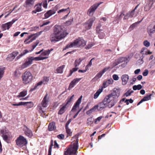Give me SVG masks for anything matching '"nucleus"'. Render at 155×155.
<instances>
[{"mask_svg": "<svg viewBox=\"0 0 155 155\" xmlns=\"http://www.w3.org/2000/svg\"><path fill=\"white\" fill-rule=\"evenodd\" d=\"M62 26L55 25L54 27L53 33L51 34L50 40L52 42H55L64 38L68 33L63 30Z\"/></svg>", "mask_w": 155, "mask_h": 155, "instance_id": "f257e3e1", "label": "nucleus"}, {"mask_svg": "<svg viewBox=\"0 0 155 155\" xmlns=\"http://www.w3.org/2000/svg\"><path fill=\"white\" fill-rule=\"evenodd\" d=\"M78 135L77 134L73 137V138L76 139L75 142L74 143L72 146L69 147L66 151H65L64 155H76V153L78 147Z\"/></svg>", "mask_w": 155, "mask_h": 155, "instance_id": "f03ea898", "label": "nucleus"}, {"mask_svg": "<svg viewBox=\"0 0 155 155\" xmlns=\"http://www.w3.org/2000/svg\"><path fill=\"white\" fill-rule=\"evenodd\" d=\"M85 45L86 42L84 39L81 38H79L74 40L73 42L68 44L63 50H66L69 48L84 47Z\"/></svg>", "mask_w": 155, "mask_h": 155, "instance_id": "7ed1b4c3", "label": "nucleus"}, {"mask_svg": "<svg viewBox=\"0 0 155 155\" xmlns=\"http://www.w3.org/2000/svg\"><path fill=\"white\" fill-rule=\"evenodd\" d=\"M48 94H47L44 97L41 104L38 106V109L41 114L44 113L45 111L44 108L47 107L48 102L49 98L48 97Z\"/></svg>", "mask_w": 155, "mask_h": 155, "instance_id": "20e7f679", "label": "nucleus"}, {"mask_svg": "<svg viewBox=\"0 0 155 155\" xmlns=\"http://www.w3.org/2000/svg\"><path fill=\"white\" fill-rule=\"evenodd\" d=\"M74 95H73L70 97H68L66 101V103L63 104L62 106L61 107L59 111L58 112V114L60 115L63 114L66 110L67 109L70 105L71 101H72Z\"/></svg>", "mask_w": 155, "mask_h": 155, "instance_id": "39448f33", "label": "nucleus"}, {"mask_svg": "<svg viewBox=\"0 0 155 155\" xmlns=\"http://www.w3.org/2000/svg\"><path fill=\"white\" fill-rule=\"evenodd\" d=\"M22 78L23 83L27 84L31 81L33 76L30 71H26L23 74Z\"/></svg>", "mask_w": 155, "mask_h": 155, "instance_id": "423d86ee", "label": "nucleus"}, {"mask_svg": "<svg viewBox=\"0 0 155 155\" xmlns=\"http://www.w3.org/2000/svg\"><path fill=\"white\" fill-rule=\"evenodd\" d=\"M16 145L19 147H21L28 143L26 139L23 136L20 135L15 140Z\"/></svg>", "mask_w": 155, "mask_h": 155, "instance_id": "0eeeda50", "label": "nucleus"}, {"mask_svg": "<svg viewBox=\"0 0 155 155\" xmlns=\"http://www.w3.org/2000/svg\"><path fill=\"white\" fill-rule=\"evenodd\" d=\"M42 32L43 31H41L36 33L32 34L29 36L28 38L25 40L24 42L26 44L30 43L35 40L38 36L40 35Z\"/></svg>", "mask_w": 155, "mask_h": 155, "instance_id": "6e6552de", "label": "nucleus"}, {"mask_svg": "<svg viewBox=\"0 0 155 155\" xmlns=\"http://www.w3.org/2000/svg\"><path fill=\"white\" fill-rule=\"evenodd\" d=\"M49 80V77H43V81H41L37 84H36L34 87L33 88H32L31 89L30 91H32L34 90H36L38 87L39 86L41 85L43 83L44 84H47V83L48 82Z\"/></svg>", "mask_w": 155, "mask_h": 155, "instance_id": "1a4fd4ad", "label": "nucleus"}, {"mask_svg": "<svg viewBox=\"0 0 155 155\" xmlns=\"http://www.w3.org/2000/svg\"><path fill=\"white\" fill-rule=\"evenodd\" d=\"M140 53L142 54V58L141 59H139L138 61H140L141 62V64H142L143 61V55H147L148 54H152V52H151L149 50H148L145 47H143L142 48L140 51Z\"/></svg>", "mask_w": 155, "mask_h": 155, "instance_id": "9d476101", "label": "nucleus"}, {"mask_svg": "<svg viewBox=\"0 0 155 155\" xmlns=\"http://www.w3.org/2000/svg\"><path fill=\"white\" fill-rule=\"evenodd\" d=\"M1 133L2 134L3 139L5 141L8 142V138L10 137V133L5 129L1 130Z\"/></svg>", "mask_w": 155, "mask_h": 155, "instance_id": "9b49d317", "label": "nucleus"}, {"mask_svg": "<svg viewBox=\"0 0 155 155\" xmlns=\"http://www.w3.org/2000/svg\"><path fill=\"white\" fill-rule=\"evenodd\" d=\"M17 20V19H14L10 22H7L6 23L3 24L2 25V28L3 31H5L6 29H9V28L12 26V25Z\"/></svg>", "mask_w": 155, "mask_h": 155, "instance_id": "f8f14e48", "label": "nucleus"}, {"mask_svg": "<svg viewBox=\"0 0 155 155\" xmlns=\"http://www.w3.org/2000/svg\"><path fill=\"white\" fill-rule=\"evenodd\" d=\"M58 6H59L57 5L54 7V9L50 10L47 11L44 15L45 18H48L52 15L56 13Z\"/></svg>", "mask_w": 155, "mask_h": 155, "instance_id": "ddd939ff", "label": "nucleus"}, {"mask_svg": "<svg viewBox=\"0 0 155 155\" xmlns=\"http://www.w3.org/2000/svg\"><path fill=\"white\" fill-rule=\"evenodd\" d=\"M97 8V4H95L91 6V7L89 9L87 12V15L89 16H92L93 15Z\"/></svg>", "mask_w": 155, "mask_h": 155, "instance_id": "4468645a", "label": "nucleus"}, {"mask_svg": "<svg viewBox=\"0 0 155 155\" xmlns=\"http://www.w3.org/2000/svg\"><path fill=\"white\" fill-rule=\"evenodd\" d=\"M23 130L26 135L29 137L31 138L33 136V133L32 131L27 126H25L23 128Z\"/></svg>", "mask_w": 155, "mask_h": 155, "instance_id": "2eb2a0df", "label": "nucleus"}, {"mask_svg": "<svg viewBox=\"0 0 155 155\" xmlns=\"http://www.w3.org/2000/svg\"><path fill=\"white\" fill-rule=\"evenodd\" d=\"M33 61L31 57L28 58L26 61L22 65L21 67L22 68H25L31 64Z\"/></svg>", "mask_w": 155, "mask_h": 155, "instance_id": "dca6fc26", "label": "nucleus"}, {"mask_svg": "<svg viewBox=\"0 0 155 155\" xmlns=\"http://www.w3.org/2000/svg\"><path fill=\"white\" fill-rule=\"evenodd\" d=\"M18 53L17 51H14L10 54L8 55L7 57L6 58V60L9 61H12Z\"/></svg>", "mask_w": 155, "mask_h": 155, "instance_id": "f3484780", "label": "nucleus"}, {"mask_svg": "<svg viewBox=\"0 0 155 155\" xmlns=\"http://www.w3.org/2000/svg\"><path fill=\"white\" fill-rule=\"evenodd\" d=\"M121 79L122 80V84L123 85H125L127 84L128 81L129 76L128 75L126 74L123 75L121 77Z\"/></svg>", "mask_w": 155, "mask_h": 155, "instance_id": "a211bd4d", "label": "nucleus"}, {"mask_svg": "<svg viewBox=\"0 0 155 155\" xmlns=\"http://www.w3.org/2000/svg\"><path fill=\"white\" fill-rule=\"evenodd\" d=\"M94 20L93 19H91L89 20L88 21L85 25V27L87 30L90 29L92 25Z\"/></svg>", "mask_w": 155, "mask_h": 155, "instance_id": "6ab92c4d", "label": "nucleus"}, {"mask_svg": "<svg viewBox=\"0 0 155 155\" xmlns=\"http://www.w3.org/2000/svg\"><path fill=\"white\" fill-rule=\"evenodd\" d=\"M152 94H150L144 97L143 99H142L137 104V105H138L142 103L143 101H147L150 100L151 99V97L152 95Z\"/></svg>", "mask_w": 155, "mask_h": 155, "instance_id": "aec40b11", "label": "nucleus"}, {"mask_svg": "<svg viewBox=\"0 0 155 155\" xmlns=\"http://www.w3.org/2000/svg\"><path fill=\"white\" fill-rule=\"evenodd\" d=\"M25 7H31L33 5L34 3V0H26L25 2Z\"/></svg>", "mask_w": 155, "mask_h": 155, "instance_id": "412c9836", "label": "nucleus"}, {"mask_svg": "<svg viewBox=\"0 0 155 155\" xmlns=\"http://www.w3.org/2000/svg\"><path fill=\"white\" fill-rule=\"evenodd\" d=\"M153 4V3H151L149 1H148L147 3L144 7V10L145 11H148L152 7Z\"/></svg>", "mask_w": 155, "mask_h": 155, "instance_id": "4be33fe9", "label": "nucleus"}, {"mask_svg": "<svg viewBox=\"0 0 155 155\" xmlns=\"http://www.w3.org/2000/svg\"><path fill=\"white\" fill-rule=\"evenodd\" d=\"M112 96H116L118 97L120 94V90L116 88L114 89L113 92L111 94Z\"/></svg>", "mask_w": 155, "mask_h": 155, "instance_id": "5701e85b", "label": "nucleus"}, {"mask_svg": "<svg viewBox=\"0 0 155 155\" xmlns=\"http://www.w3.org/2000/svg\"><path fill=\"white\" fill-rule=\"evenodd\" d=\"M56 128L55 126V123L54 122H52L50 123L48 126L49 130L51 131L55 130Z\"/></svg>", "mask_w": 155, "mask_h": 155, "instance_id": "b1692460", "label": "nucleus"}, {"mask_svg": "<svg viewBox=\"0 0 155 155\" xmlns=\"http://www.w3.org/2000/svg\"><path fill=\"white\" fill-rule=\"evenodd\" d=\"M48 58V57H42L41 55H40L39 56L37 57H31V58H32L33 60H35L36 61H39L41 60H43L44 59H46Z\"/></svg>", "mask_w": 155, "mask_h": 155, "instance_id": "393cba45", "label": "nucleus"}, {"mask_svg": "<svg viewBox=\"0 0 155 155\" xmlns=\"http://www.w3.org/2000/svg\"><path fill=\"white\" fill-rule=\"evenodd\" d=\"M111 96L112 95L111 94H110L109 95L107 96L104 98L103 101L105 103H106L107 104L110 103V98Z\"/></svg>", "mask_w": 155, "mask_h": 155, "instance_id": "a878e982", "label": "nucleus"}, {"mask_svg": "<svg viewBox=\"0 0 155 155\" xmlns=\"http://www.w3.org/2000/svg\"><path fill=\"white\" fill-rule=\"evenodd\" d=\"M107 105L106 103H105L103 101L97 104V108L101 109V108H103L105 107L106 105Z\"/></svg>", "mask_w": 155, "mask_h": 155, "instance_id": "bb28decb", "label": "nucleus"}, {"mask_svg": "<svg viewBox=\"0 0 155 155\" xmlns=\"http://www.w3.org/2000/svg\"><path fill=\"white\" fill-rule=\"evenodd\" d=\"M97 109V105H95L92 108L88 110L86 112L87 114H89L93 112H94Z\"/></svg>", "mask_w": 155, "mask_h": 155, "instance_id": "cd10ccee", "label": "nucleus"}, {"mask_svg": "<svg viewBox=\"0 0 155 155\" xmlns=\"http://www.w3.org/2000/svg\"><path fill=\"white\" fill-rule=\"evenodd\" d=\"M147 31L150 35L151 33H153L155 31V30L153 27L152 28L151 26H149L147 28Z\"/></svg>", "mask_w": 155, "mask_h": 155, "instance_id": "c85d7f7f", "label": "nucleus"}, {"mask_svg": "<svg viewBox=\"0 0 155 155\" xmlns=\"http://www.w3.org/2000/svg\"><path fill=\"white\" fill-rule=\"evenodd\" d=\"M31 103V102H19L18 104H12V106H20L22 105H25V104H27L30 103Z\"/></svg>", "mask_w": 155, "mask_h": 155, "instance_id": "c756f323", "label": "nucleus"}, {"mask_svg": "<svg viewBox=\"0 0 155 155\" xmlns=\"http://www.w3.org/2000/svg\"><path fill=\"white\" fill-rule=\"evenodd\" d=\"M98 37L100 39L103 38L105 34L104 32V31L102 30H100L99 31Z\"/></svg>", "mask_w": 155, "mask_h": 155, "instance_id": "7c9ffc66", "label": "nucleus"}, {"mask_svg": "<svg viewBox=\"0 0 155 155\" xmlns=\"http://www.w3.org/2000/svg\"><path fill=\"white\" fill-rule=\"evenodd\" d=\"M83 60V59L79 58L75 61L74 65L75 67L78 66L81 63V62Z\"/></svg>", "mask_w": 155, "mask_h": 155, "instance_id": "2f4dec72", "label": "nucleus"}, {"mask_svg": "<svg viewBox=\"0 0 155 155\" xmlns=\"http://www.w3.org/2000/svg\"><path fill=\"white\" fill-rule=\"evenodd\" d=\"M27 94V91H23L20 92L19 94L17 96V97H24Z\"/></svg>", "mask_w": 155, "mask_h": 155, "instance_id": "473e14b6", "label": "nucleus"}, {"mask_svg": "<svg viewBox=\"0 0 155 155\" xmlns=\"http://www.w3.org/2000/svg\"><path fill=\"white\" fill-rule=\"evenodd\" d=\"M129 13L130 18H133L136 17L137 16V12H136L134 10H132Z\"/></svg>", "mask_w": 155, "mask_h": 155, "instance_id": "72a5a7b5", "label": "nucleus"}, {"mask_svg": "<svg viewBox=\"0 0 155 155\" xmlns=\"http://www.w3.org/2000/svg\"><path fill=\"white\" fill-rule=\"evenodd\" d=\"M65 67L64 65H63L62 66L58 67L57 70V71L58 73H61L63 72V69Z\"/></svg>", "mask_w": 155, "mask_h": 155, "instance_id": "f704fd0d", "label": "nucleus"}, {"mask_svg": "<svg viewBox=\"0 0 155 155\" xmlns=\"http://www.w3.org/2000/svg\"><path fill=\"white\" fill-rule=\"evenodd\" d=\"M107 70V68H105L102 71L98 73V74H97V78H101L103 75V74Z\"/></svg>", "mask_w": 155, "mask_h": 155, "instance_id": "c9c22d12", "label": "nucleus"}, {"mask_svg": "<svg viewBox=\"0 0 155 155\" xmlns=\"http://www.w3.org/2000/svg\"><path fill=\"white\" fill-rule=\"evenodd\" d=\"M28 52L29 51L26 49L24 50L22 53L20 55L18 56L17 58H16L15 59L16 60H17L18 59H19L21 57L25 55L26 54L28 53Z\"/></svg>", "mask_w": 155, "mask_h": 155, "instance_id": "e433bc0d", "label": "nucleus"}, {"mask_svg": "<svg viewBox=\"0 0 155 155\" xmlns=\"http://www.w3.org/2000/svg\"><path fill=\"white\" fill-rule=\"evenodd\" d=\"M125 15L124 12V11H122L120 12V15H117V18L118 20H121L123 16Z\"/></svg>", "mask_w": 155, "mask_h": 155, "instance_id": "4c0bfd02", "label": "nucleus"}, {"mask_svg": "<svg viewBox=\"0 0 155 155\" xmlns=\"http://www.w3.org/2000/svg\"><path fill=\"white\" fill-rule=\"evenodd\" d=\"M142 88V86L140 84H138L137 85H135L133 87V89L134 90H140Z\"/></svg>", "mask_w": 155, "mask_h": 155, "instance_id": "58836bf2", "label": "nucleus"}, {"mask_svg": "<svg viewBox=\"0 0 155 155\" xmlns=\"http://www.w3.org/2000/svg\"><path fill=\"white\" fill-rule=\"evenodd\" d=\"M80 104L79 103L76 101L73 106L71 111H74V110H76V109L79 107Z\"/></svg>", "mask_w": 155, "mask_h": 155, "instance_id": "ea45409f", "label": "nucleus"}, {"mask_svg": "<svg viewBox=\"0 0 155 155\" xmlns=\"http://www.w3.org/2000/svg\"><path fill=\"white\" fill-rule=\"evenodd\" d=\"M78 68H77V67H75V68H72V70H70V73L69 75L68 76V77H69L71 76L73 72L77 71L78 69Z\"/></svg>", "mask_w": 155, "mask_h": 155, "instance_id": "a19ab883", "label": "nucleus"}, {"mask_svg": "<svg viewBox=\"0 0 155 155\" xmlns=\"http://www.w3.org/2000/svg\"><path fill=\"white\" fill-rule=\"evenodd\" d=\"M50 53V51L49 50H45L41 53V55L42 56H43L48 55Z\"/></svg>", "mask_w": 155, "mask_h": 155, "instance_id": "79ce46f5", "label": "nucleus"}, {"mask_svg": "<svg viewBox=\"0 0 155 155\" xmlns=\"http://www.w3.org/2000/svg\"><path fill=\"white\" fill-rule=\"evenodd\" d=\"M69 11H70L69 7L68 8H67L62 9L61 10H60L58 11V13H60L63 12H68Z\"/></svg>", "mask_w": 155, "mask_h": 155, "instance_id": "37998d69", "label": "nucleus"}, {"mask_svg": "<svg viewBox=\"0 0 155 155\" xmlns=\"http://www.w3.org/2000/svg\"><path fill=\"white\" fill-rule=\"evenodd\" d=\"M41 3H39V4L37 5V6L36 8V10L38 12H39L41 11Z\"/></svg>", "mask_w": 155, "mask_h": 155, "instance_id": "c03bdc74", "label": "nucleus"}, {"mask_svg": "<svg viewBox=\"0 0 155 155\" xmlns=\"http://www.w3.org/2000/svg\"><path fill=\"white\" fill-rule=\"evenodd\" d=\"M143 45L146 47H148L150 46V44L147 40H145L143 42Z\"/></svg>", "mask_w": 155, "mask_h": 155, "instance_id": "a18cd8bd", "label": "nucleus"}, {"mask_svg": "<svg viewBox=\"0 0 155 155\" xmlns=\"http://www.w3.org/2000/svg\"><path fill=\"white\" fill-rule=\"evenodd\" d=\"M137 24V22H135V23H133V24L131 25L130 26V28H129V29H130V30L131 31V30H133L134 29V28L135 27H136Z\"/></svg>", "mask_w": 155, "mask_h": 155, "instance_id": "49530a36", "label": "nucleus"}, {"mask_svg": "<svg viewBox=\"0 0 155 155\" xmlns=\"http://www.w3.org/2000/svg\"><path fill=\"white\" fill-rule=\"evenodd\" d=\"M120 63L125 61V58L124 57H122L118 58L117 60Z\"/></svg>", "mask_w": 155, "mask_h": 155, "instance_id": "de8ad7c7", "label": "nucleus"}, {"mask_svg": "<svg viewBox=\"0 0 155 155\" xmlns=\"http://www.w3.org/2000/svg\"><path fill=\"white\" fill-rule=\"evenodd\" d=\"M66 130V131L68 136H71L72 134V132L71 131V130L68 127L65 128Z\"/></svg>", "mask_w": 155, "mask_h": 155, "instance_id": "09e8293b", "label": "nucleus"}, {"mask_svg": "<svg viewBox=\"0 0 155 155\" xmlns=\"http://www.w3.org/2000/svg\"><path fill=\"white\" fill-rule=\"evenodd\" d=\"M75 85V84L72 81L70 84L68 89L70 90Z\"/></svg>", "mask_w": 155, "mask_h": 155, "instance_id": "8fccbe9b", "label": "nucleus"}, {"mask_svg": "<svg viewBox=\"0 0 155 155\" xmlns=\"http://www.w3.org/2000/svg\"><path fill=\"white\" fill-rule=\"evenodd\" d=\"M103 87L101 86L100 87L99 89L97 90V97L100 94L102 91L103 90Z\"/></svg>", "mask_w": 155, "mask_h": 155, "instance_id": "3c124183", "label": "nucleus"}, {"mask_svg": "<svg viewBox=\"0 0 155 155\" xmlns=\"http://www.w3.org/2000/svg\"><path fill=\"white\" fill-rule=\"evenodd\" d=\"M47 0H45L43 2V6L45 8H47Z\"/></svg>", "mask_w": 155, "mask_h": 155, "instance_id": "603ef678", "label": "nucleus"}, {"mask_svg": "<svg viewBox=\"0 0 155 155\" xmlns=\"http://www.w3.org/2000/svg\"><path fill=\"white\" fill-rule=\"evenodd\" d=\"M124 16V17L123 18L124 20L128 19L130 17L129 13H126V14H125V15Z\"/></svg>", "mask_w": 155, "mask_h": 155, "instance_id": "864d4df0", "label": "nucleus"}, {"mask_svg": "<svg viewBox=\"0 0 155 155\" xmlns=\"http://www.w3.org/2000/svg\"><path fill=\"white\" fill-rule=\"evenodd\" d=\"M73 21V18H71L70 20H69L68 21L66 22V25H71L72 22V21Z\"/></svg>", "mask_w": 155, "mask_h": 155, "instance_id": "5fc2aeb1", "label": "nucleus"}, {"mask_svg": "<svg viewBox=\"0 0 155 155\" xmlns=\"http://www.w3.org/2000/svg\"><path fill=\"white\" fill-rule=\"evenodd\" d=\"M39 43V41H37L32 45V50L34 49Z\"/></svg>", "mask_w": 155, "mask_h": 155, "instance_id": "6e6d98bb", "label": "nucleus"}, {"mask_svg": "<svg viewBox=\"0 0 155 155\" xmlns=\"http://www.w3.org/2000/svg\"><path fill=\"white\" fill-rule=\"evenodd\" d=\"M57 137L58 139L61 140L63 139L64 138V136L63 134H61L58 135Z\"/></svg>", "mask_w": 155, "mask_h": 155, "instance_id": "4d7b16f0", "label": "nucleus"}, {"mask_svg": "<svg viewBox=\"0 0 155 155\" xmlns=\"http://www.w3.org/2000/svg\"><path fill=\"white\" fill-rule=\"evenodd\" d=\"M107 20V18H106L103 17L101 19H100L99 21V23H103L104 22Z\"/></svg>", "mask_w": 155, "mask_h": 155, "instance_id": "13d9d810", "label": "nucleus"}, {"mask_svg": "<svg viewBox=\"0 0 155 155\" xmlns=\"http://www.w3.org/2000/svg\"><path fill=\"white\" fill-rule=\"evenodd\" d=\"M81 79V78H76L74 79L72 81L76 84V83L78 82Z\"/></svg>", "mask_w": 155, "mask_h": 155, "instance_id": "bf43d9fd", "label": "nucleus"}, {"mask_svg": "<svg viewBox=\"0 0 155 155\" xmlns=\"http://www.w3.org/2000/svg\"><path fill=\"white\" fill-rule=\"evenodd\" d=\"M113 79L115 81L118 80L119 79V77L118 75L115 74L113 75Z\"/></svg>", "mask_w": 155, "mask_h": 155, "instance_id": "052dcab7", "label": "nucleus"}, {"mask_svg": "<svg viewBox=\"0 0 155 155\" xmlns=\"http://www.w3.org/2000/svg\"><path fill=\"white\" fill-rule=\"evenodd\" d=\"M148 73V71L147 69L145 70L144 72L143 73V76H146L147 75Z\"/></svg>", "mask_w": 155, "mask_h": 155, "instance_id": "680f3d73", "label": "nucleus"}, {"mask_svg": "<svg viewBox=\"0 0 155 155\" xmlns=\"http://www.w3.org/2000/svg\"><path fill=\"white\" fill-rule=\"evenodd\" d=\"M95 59L94 58H92L91 60L89 62V64H88L87 65V66H86V68L88 66H91V65H92V61H93V60H95Z\"/></svg>", "mask_w": 155, "mask_h": 155, "instance_id": "e2e57ef3", "label": "nucleus"}, {"mask_svg": "<svg viewBox=\"0 0 155 155\" xmlns=\"http://www.w3.org/2000/svg\"><path fill=\"white\" fill-rule=\"evenodd\" d=\"M93 46V45L91 43H90V44H88L87 45V46L86 48L87 49H89L90 48H91L92 46Z\"/></svg>", "mask_w": 155, "mask_h": 155, "instance_id": "0e129e2a", "label": "nucleus"}, {"mask_svg": "<svg viewBox=\"0 0 155 155\" xmlns=\"http://www.w3.org/2000/svg\"><path fill=\"white\" fill-rule=\"evenodd\" d=\"M54 148L57 147V148H59V145L57 143L56 140H55L54 141Z\"/></svg>", "mask_w": 155, "mask_h": 155, "instance_id": "69168bd1", "label": "nucleus"}, {"mask_svg": "<svg viewBox=\"0 0 155 155\" xmlns=\"http://www.w3.org/2000/svg\"><path fill=\"white\" fill-rule=\"evenodd\" d=\"M82 98V96L81 95L76 101L77 102L79 103L80 104L81 102Z\"/></svg>", "mask_w": 155, "mask_h": 155, "instance_id": "338daca9", "label": "nucleus"}, {"mask_svg": "<svg viewBox=\"0 0 155 155\" xmlns=\"http://www.w3.org/2000/svg\"><path fill=\"white\" fill-rule=\"evenodd\" d=\"M82 98V96L81 95L76 101L77 102L79 103L80 104L81 102Z\"/></svg>", "mask_w": 155, "mask_h": 155, "instance_id": "774afa93", "label": "nucleus"}]
</instances>
